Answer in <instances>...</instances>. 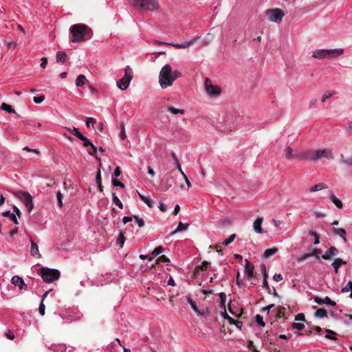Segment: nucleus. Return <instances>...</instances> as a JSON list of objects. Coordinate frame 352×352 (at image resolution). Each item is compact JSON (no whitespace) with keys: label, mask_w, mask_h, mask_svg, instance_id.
Returning a JSON list of instances; mask_svg holds the SVG:
<instances>
[{"label":"nucleus","mask_w":352,"mask_h":352,"mask_svg":"<svg viewBox=\"0 0 352 352\" xmlns=\"http://www.w3.org/2000/svg\"><path fill=\"white\" fill-rule=\"evenodd\" d=\"M296 159L311 161H317L322 158L333 160L334 156L332 151L329 148L307 150L298 152L296 155Z\"/></svg>","instance_id":"1"},{"label":"nucleus","mask_w":352,"mask_h":352,"mask_svg":"<svg viewBox=\"0 0 352 352\" xmlns=\"http://www.w3.org/2000/svg\"><path fill=\"white\" fill-rule=\"evenodd\" d=\"M182 76L177 70H173L172 67L166 64L161 69L159 75L160 86L165 89L171 86L173 82Z\"/></svg>","instance_id":"2"},{"label":"nucleus","mask_w":352,"mask_h":352,"mask_svg":"<svg viewBox=\"0 0 352 352\" xmlns=\"http://www.w3.org/2000/svg\"><path fill=\"white\" fill-rule=\"evenodd\" d=\"M89 30V27L82 23L72 25L70 28V32L72 35V41L73 43H80L85 41Z\"/></svg>","instance_id":"3"},{"label":"nucleus","mask_w":352,"mask_h":352,"mask_svg":"<svg viewBox=\"0 0 352 352\" xmlns=\"http://www.w3.org/2000/svg\"><path fill=\"white\" fill-rule=\"evenodd\" d=\"M37 273L42 277L43 281L48 283L58 280L60 276V273L58 270L47 267L38 269Z\"/></svg>","instance_id":"4"},{"label":"nucleus","mask_w":352,"mask_h":352,"mask_svg":"<svg viewBox=\"0 0 352 352\" xmlns=\"http://www.w3.org/2000/svg\"><path fill=\"white\" fill-rule=\"evenodd\" d=\"M344 53L342 49L335 50H316L313 52V57L316 58H334Z\"/></svg>","instance_id":"5"},{"label":"nucleus","mask_w":352,"mask_h":352,"mask_svg":"<svg viewBox=\"0 0 352 352\" xmlns=\"http://www.w3.org/2000/svg\"><path fill=\"white\" fill-rule=\"evenodd\" d=\"M132 6L146 10H154L158 8L157 0H133Z\"/></svg>","instance_id":"6"},{"label":"nucleus","mask_w":352,"mask_h":352,"mask_svg":"<svg viewBox=\"0 0 352 352\" xmlns=\"http://www.w3.org/2000/svg\"><path fill=\"white\" fill-rule=\"evenodd\" d=\"M15 196L23 202L29 212L32 210L34 208V204L32 197L30 193L25 191H19L18 192L15 193Z\"/></svg>","instance_id":"7"},{"label":"nucleus","mask_w":352,"mask_h":352,"mask_svg":"<svg viewBox=\"0 0 352 352\" xmlns=\"http://www.w3.org/2000/svg\"><path fill=\"white\" fill-rule=\"evenodd\" d=\"M268 20L275 23H280L285 15L284 12L279 8L269 9L265 11Z\"/></svg>","instance_id":"8"},{"label":"nucleus","mask_w":352,"mask_h":352,"mask_svg":"<svg viewBox=\"0 0 352 352\" xmlns=\"http://www.w3.org/2000/svg\"><path fill=\"white\" fill-rule=\"evenodd\" d=\"M205 89L210 96H219L221 91V88L219 86L213 85L211 80L208 78L205 80Z\"/></svg>","instance_id":"9"},{"label":"nucleus","mask_w":352,"mask_h":352,"mask_svg":"<svg viewBox=\"0 0 352 352\" xmlns=\"http://www.w3.org/2000/svg\"><path fill=\"white\" fill-rule=\"evenodd\" d=\"M339 253V250L335 246L330 247L324 254L321 256L324 260H331Z\"/></svg>","instance_id":"10"},{"label":"nucleus","mask_w":352,"mask_h":352,"mask_svg":"<svg viewBox=\"0 0 352 352\" xmlns=\"http://www.w3.org/2000/svg\"><path fill=\"white\" fill-rule=\"evenodd\" d=\"M11 282L13 285L18 286L19 288L22 290H27V285L24 283L23 279L19 276H14L12 278Z\"/></svg>","instance_id":"11"},{"label":"nucleus","mask_w":352,"mask_h":352,"mask_svg":"<svg viewBox=\"0 0 352 352\" xmlns=\"http://www.w3.org/2000/svg\"><path fill=\"white\" fill-rule=\"evenodd\" d=\"M254 265L250 264L248 260H245V273L248 279H251L254 276Z\"/></svg>","instance_id":"12"},{"label":"nucleus","mask_w":352,"mask_h":352,"mask_svg":"<svg viewBox=\"0 0 352 352\" xmlns=\"http://www.w3.org/2000/svg\"><path fill=\"white\" fill-rule=\"evenodd\" d=\"M197 41V38H195L192 40H190V41H188V42H185L184 43H181V44H173V43H167V45H170L171 46H173L177 49H184V48H187V47H189L190 46L192 45ZM165 44H166V43H164Z\"/></svg>","instance_id":"13"},{"label":"nucleus","mask_w":352,"mask_h":352,"mask_svg":"<svg viewBox=\"0 0 352 352\" xmlns=\"http://www.w3.org/2000/svg\"><path fill=\"white\" fill-rule=\"evenodd\" d=\"M222 315H223V318L225 319H227L230 324H235L237 328H239L240 329H241V327L243 326V322L241 321L236 320L233 319L232 317H230L227 314V312L226 311L222 314Z\"/></svg>","instance_id":"14"},{"label":"nucleus","mask_w":352,"mask_h":352,"mask_svg":"<svg viewBox=\"0 0 352 352\" xmlns=\"http://www.w3.org/2000/svg\"><path fill=\"white\" fill-rule=\"evenodd\" d=\"M30 254L35 258H40L41 256V254L39 253L38 246L32 240H31Z\"/></svg>","instance_id":"15"},{"label":"nucleus","mask_w":352,"mask_h":352,"mask_svg":"<svg viewBox=\"0 0 352 352\" xmlns=\"http://www.w3.org/2000/svg\"><path fill=\"white\" fill-rule=\"evenodd\" d=\"M346 262L344 260H342L340 258H337L334 260V261L332 263L331 265L334 269V272L337 274L338 272L339 268L342 265L346 264Z\"/></svg>","instance_id":"16"},{"label":"nucleus","mask_w":352,"mask_h":352,"mask_svg":"<svg viewBox=\"0 0 352 352\" xmlns=\"http://www.w3.org/2000/svg\"><path fill=\"white\" fill-rule=\"evenodd\" d=\"M263 223V218L258 217L254 222L253 226L254 230L256 232L261 234L263 232V229L261 227V224Z\"/></svg>","instance_id":"17"},{"label":"nucleus","mask_w":352,"mask_h":352,"mask_svg":"<svg viewBox=\"0 0 352 352\" xmlns=\"http://www.w3.org/2000/svg\"><path fill=\"white\" fill-rule=\"evenodd\" d=\"M77 138L83 142V146L85 147L91 146L94 144L85 136H84L80 132L76 133Z\"/></svg>","instance_id":"18"},{"label":"nucleus","mask_w":352,"mask_h":352,"mask_svg":"<svg viewBox=\"0 0 352 352\" xmlns=\"http://www.w3.org/2000/svg\"><path fill=\"white\" fill-rule=\"evenodd\" d=\"M330 200L338 208H342L343 204L332 192L329 194Z\"/></svg>","instance_id":"19"},{"label":"nucleus","mask_w":352,"mask_h":352,"mask_svg":"<svg viewBox=\"0 0 352 352\" xmlns=\"http://www.w3.org/2000/svg\"><path fill=\"white\" fill-rule=\"evenodd\" d=\"M187 300L188 302H189V304L190 305L192 309L199 316H204V311H200L197 306V304L195 302V301H194L190 297H188L187 298Z\"/></svg>","instance_id":"20"},{"label":"nucleus","mask_w":352,"mask_h":352,"mask_svg":"<svg viewBox=\"0 0 352 352\" xmlns=\"http://www.w3.org/2000/svg\"><path fill=\"white\" fill-rule=\"evenodd\" d=\"M340 162L347 166H352V154L349 155H341Z\"/></svg>","instance_id":"21"},{"label":"nucleus","mask_w":352,"mask_h":352,"mask_svg":"<svg viewBox=\"0 0 352 352\" xmlns=\"http://www.w3.org/2000/svg\"><path fill=\"white\" fill-rule=\"evenodd\" d=\"M124 72V78L130 83L133 76V69L129 66H126Z\"/></svg>","instance_id":"22"},{"label":"nucleus","mask_w":352,"mask_h":352,"mask_svg":"<svg viewBox=\"0 0 352 352\" xmlns=\"http://www.w3.org/2000/svg\"><path fill=\"white\" fill-rule=\"evenodd\" d=\"M129 82L127 80H126L124 77L122 78L120 80H119L117 82V86L121 90H125L128 88L129 86Z\"/></svg>","instance_id":"23"},{"label":"nucleus","mask_w":352,"mask_h":352,"mask_svg":"<svg viewBox=\"0 0 352 352\" xmlns=\"http://www.w3.org/2000/svg\"><path fill=\"white\" fill-rule=\"evenodd\" d=\"M67 55L65 52H58L56 53V61L58 63H65L67 61Z\"/></svg>","instance_id":"24"},{"label":"nucleus","mask_w":352,"mask_h":352,"mask_svg":"<svg viewBox=\"0 0 352 352\" xmlns=\"http://www.w3.org/2000/svg\"><path fill=\"white\" fill-rule=\"evenodd\" d=\"M333 232L335 234L338 235L341 238H342L344 241H346V232L344 228H333Z\"/></svg>","instance_id":"25"},{"label":"nucleus","mask_w":352,"mask_h":352,"mask_svg":"<svg viewBox=\"0 0 352 352\" xmlns=\"http://www.w3.org/2000/svg\"><path fill=\"white\" fill-rule=\"evenodd\" d=\"M278 250L277 248H272L267 249L264 252L263 256L266 258H270V256L275 254L278 252Z\"/></svg>","instance_id":"26"},{"label":"nucleus","mask_w":352,"mask_h":352,"mask_svg":"<svg viewBox=\"0 0 352 352\" xmlns=\"http://www.w3.org/2000/svg\"><path fill=\"white\" fill-rule=\"evenodd\" d=\"M138 195L140 198L149 207L153 208V201L149 197H146L144 195H142L139 192H138Z\"/></svg>","instance_id":"27"},{"label":"nucleus","mask_w":352,"mask_h":352,"mask_svg":"<svg viewBox=\"0 0 352 352\" xmlns=\"http://www.w3.org/2000/svg\"><path fill=\"white\" fill-rule=\"evenodd\" d=\"M327 188V186L325 184L319 183V184L314 185L313 187H311L309 190H310V192H317V191L321 190L322 189H325Z\"/></svg>","instance_id":"28"},{"label":"nucleus","mask_w":352,"mask_h":352,"mask_svg":"<svg viewBox=\"0 0 352 352\" xmlns=\"http://www.w3.org/2000/svg\"><path fill=\"white\" fill-rule=\"evenodd\" d=\"M86 81V77L82 74H80L77 76L76 85L78 87H82L85 84Z\"/></svg>","instance_id":"29"},{"label":"nucleus","mask_w":352,"mask_h":352,"mask_svg":"<svg viewBox=\"0 0 352 352\" xmlns=\"http://www.w3.org/2000/svg\"><path fill=\"white\" fill-rule=\"evenodd\" d=\"M189 226V224L188 223H183L182 222H179L178 226H177V228L175 230H174L171 234H176L177 232H180V231H183V230H186L188 229Z\"/></svg>","instance_id":"30"},{"label":"nucleus","mask_w":352,"mask_h":352,"mask_svg":"<svg viewBox=\"0 0 352 352\" xmlns=\"http://www.w3.org/2000/svg\"><path fill=\"white\" fill-rule=\"evenodd\" d=\"M285 156L287 160H292V158H296V155L298 153L293 154V150L291 147L288 146L285 150Z\"/></svg>","instance_id":"31"},{"label":"nucleus","mask_w":352,"mask_h":352,"mask_svg":"<svg viewBox=\"0 0 352 352\" xmlns=\"http://www.w3.org/2000/svg\"><path fill=\"white\" fill-rule=\"evenodd\" d=\"M166 184H165V189H168L173 186V177L170 175V173L166 175L165 177Z\"/></svg>","instance_id":"32"},{"label":"nucleus","mask_w":352,"mask_h":352,"mask_svg":"<svg viewBox=\"0 0 352 352\" xmlns=\"http://www.w3.org/2000/svg\"><path fill=\"white\" fill-rule=\"evenodd\" d=\"M314 316L317 318H324L327 316V311L323 309H318L314 314Z\"/></svg>","instance_id":"33"},{"label":"nucleus","mask_w":352,"mask_h":352,"mask_svg":"<svg viewBox=\"0 0 352 352\" xmlns=\"http://www.w3.org/2000/svg\"><path fill=\"white\" fill-rule=\"evenodd\" d=\"M96 158L97 159V160H98L100 162V163H99V168L98 169L96 177V182L97 184H100V183H102L101 170H100L101 163H100V158H98L96 156Z\"/></svg>","instance_id":"34"},{"label":"nucleus","mask_w":352,"mask_h":352,"mask_svg":"<svg viewBox=\"0 0 352 352\" xmlns=\"http://www.w3.org/2000/svg\"><path fill=\"white\" fill-rule=\"evenodd\" d=\"M2 110H4L8 113H15V111L14 109H13V107L10 105V104H8L5 102L2 103L1 104V106L0 107Z\"/></svg>","instance_id":"35"},{"label":"nucleus","mask_w":352,"mask_h":352,"mask_svg":"<svg viewBox=\"0 0 352 352\" xmlns=\"http://www.w3.org/2000/svg\"><path fill=\"white\" fill-rule=\"evenodd\" d=\"M167 109L169 112L173 114L180 113L183 115L185 113V111L184 109H177L173 107H168Z\"/></svg>","instance_id":"36"},{"label":"nucleus","mask_w":352,"mask_h":352,"mask_svg":"<svg viewBox=\"0 0 352 352\" xmlns=\"http://www.w3.org/2000/svg\"><path fill=\"white\" fill-rule=\"evenodd\" d=\"M171 157H173V159L174 160L175 163L177 165V168L179 170V171L182 175V173H184V171L182 170L181 165H180V163H179V161L176 154L174 152H173L171 153Z\"/></svg>","instance_id":"37"},{"label":"nucleus","mask_w":352,"mask_h":352,"mask_svg":"<svg viewBox=\"0 0 352 352\" xmlns=\"http://www.w3.org/2000/svg\"><path fill=\"white\" fill-rule=\"evenodd\" d=\"M112 200H113V204H115L117 206H118L119 208H120V209L123 208L122 203L119 199V198L116 195L115 193H113Z\"/></svg>","instance_id":"38"},{"label":"nucleus","mask_w":352,"mask_h":352,"mask_svg":"<svg viewBox=\"0 0 352 352\" xmlns=\"http://www.w3.org/2000/svg\"><path fill=\"white\" fill-rule=\"evenodd\" d=\"M326 332L328 333V334H327L325 336V337L327 338V339H330V340H337V338L335 337L334 336L336 334V333L331 329H325Z\"/></svg>","instance_id":"39"},{"label":"nucleus","mask_w":352,"mask_h":352,"mask_svg":"<svg viewBox=\"0 0 352 352\" xmlns=\"http://www.w3.org/2000/svg\"><path fill=\"white\" fill-rule=\"evenodd\" d=\"M236 237V234H231L228 239H227L226 240H225L223 243H222V245H223L224 246H228L235 239Z\"/></svg>","instance_id":"40"},{"label":"nucleus","mask_w":352,"mask_h":352,"mask_svg":"<svg viewBox=\"0 0 352 352\" xmlns=\"http://www.w3.org/2000/svg\"><path fill=\"white\" fill-rule=\"evenodd\" d=\"M164 248L162 246H158L154 249L152 252L151 255L154 256H157L164 252Z\"/></svg>","instance_id":"41"},{"label":"nucleus","mask_w":352,"mask_h":352,"mask_svg":"<svg viewBox=\"0 0 352 352\" xmlns=\"http://www.w3.org/2000/svg\"><path fill=\"white\" fill-rule=\"evenodd\" d=\"M210 265V263L204 261L201 265L198 266V270H200L201 271H206L208 268V267Z\"/></svg>","instance_id":"42"},{"label":"nucleus","mask_w":352,"mask_h":352,"mask_svg":"<svg viewBox=\"0 0 352 352\" xmlns=\"http://www.w3.org/2000/svg\"><path fill=\"white\" fill-rule=\"evenodd\" d=\"M169 263L170 260L165 255H162L159 256L156 260V264H159L160 263Z\"/></svg>","instance_id":"43"},{"label":"nucleus","mask_w":352,"mask_h":352,"mask_svg":"<svg viewBox=\"0 0 352 352\" xmlns=\"http://www.w3.org/2000/svg\"><path fill=\"white\" fill-rule=\"evenodd\" d=\"M133 219L135 222L138 223L140 228H142L144 226V221L143 219L140 218L138 216L134 215Z\"/></svg>","instance_id":"44"},{"label":"nucleus","mask_w":352,"mask_h":352,"mask_svg":"<svg viewBox=\"0 0 352 352\" xmlns=\"http://www.w3.org/2000/svg\"><path fill=\"white\" fill-rule=\"evenodd\" d=\"M349 291H351V292L352 291V281L351 280H349L347 283L346 285L342 289V293H346V292H348Z\"/></svg>","instance_id":"45"},{"label":"nucleus","mask_w":352,"mask_h":352,"mask_svg":"<svg viewBox=\"0 0 352 352\" xmlns=\"http://www.w3.org/2000/svg\"><path fill=\"white\" fill-rule=\"evenodd\" d=\"M322 250L318 248H314L311 253V256H316L317 258L320 259V254H321Z\"/></svg>","instance_id":"46"},{"label":"nucleus","mask_w":352,"mask_h":352,"mask_svg":"<svg viewBox=\"0 0 352 352\" xmlns=\"http://www.w3.org/2000/svg\"><path fill=\"white\" fill-rule=\"evenodd\" d=\"M255 320L256 323L260 326L264 327L265 325V323L263 322V318L261 315L257 314L255 317Z\"/></svg>","instance_id":"47"},{"label":"nucleus","mask_w":352,"mask_h":352,"mask_svg":"<svg viewBox=\"0 0 352 352\" xmlns=\"http://www.w3.org/2000/svg\"><path fill=\"white\" fill-rule=\"evenodd\" d=\"M285 308L283 307H279L278 309V311L276 313V317L280 318L285 316Z\"/></svg>","instance_id":"48"},{"label":"nucleus","mask_w":352,"mask_h":352,"mask_svg":"<svg viewBox=\"0 0 352 352\" xmlns=\"http://www.w3.org/2000/svg\"><path fill=\"white\" fill-rule=\"evenodd\" d=\"M309 234L311 235V236H314V237H316V239L314 240V245H318L320 243V236L319 234L315 232V231H311L309 232Z\"/></svg>","instance_id":"49"},{"label":"nucleus","mask_w":352,"mask_h":352,"mask_svg":"<svg viewBox=\"0 0 352 352\" xmlns=\"http://www.w3.org/2000/svg\"><path fill=\"white\" fill-rule=\"evenodd\" d=\"M125 237L123 234V233L120 232L118 237V244L120 245V247H122L124 243Z\"/></svg>","instance_id":"50"},{"label":"nucleus","mask_w":352,"mask_h":352,"mask_svg":"<svg viewBox=\"0 0 352 352\" xmlns=\"http://www.w3.org/2000/svg\"><path fill=\"white\" fill-rule=\"evenodd\" d=\"M334 94L333 91H327L325 92L323 96H322V102H324L326 101L327 99L331 98L333 94Z\"/></svg>","instance_id":"51"},{"label":"nucleus","mask_w":352,"mask_h":352,"mask_svg":"<svg viewBox=\"0 0 352 352\" xmlns=\"http://www.w3.org/2000/svg\"><path fill=\"white\" fill-rule=\"evenodd\" d=\"M120 138L124 140L126 139V133H125V128H124V124L123 123L121 124L120 125Z\"/></svg>","instance_id":"52"},{"label":"nucleus","mask_w":352,"mask_h":352,"mask_svg":"<svg viewBox=\"0 0 352 352\" xmlns=\"http://www.w3.org/2000/svg\"><path fill=\"white\" fill-rule=\"evenodd\" d=\"M292 328L293 329H298V330H302L305 328V325L304 324L302 323H297V322H294L292 325Z\"/></svg>","instance_id":"53"},{"label":"nucleus","mask_w":352,"mask_h":352,"mask_svg":"<svg viewBox=\"0 0 352 352\" xmlns=\"http://www.w3.org/2000/svg\"><path fill=\"white\" fill-rule=\"evenodd\" d=\"M220 301L222 307H225L226 300V295L225 293L221 292L219 294Z\"/></svg>","instance_id":"54"},{"label":"nucleus","mask_w":352,"mask_h":352,"mask_svg":"<svg viewBox=\"0 0 352 352\" xmlns=\"http://www.w3.org/2000/svg\"><path fill=\"white\" fill-rule=\"evenodd\" d=\"M112 184L115 186H119V187H121L122 188H124V186H125L124 184L122 182L118 181L117 179H113L112 180Z\"/></svg>","instance_id":"55"},{"label":"nucleus","mask_w":352,"mask_h":352,"mask_svg":"<svg viewBox=\"0 0 352 352\" xmlns=\"http://www.w3.org/2000/svg\"><path fill=\"white\" fill-rule=\"evenodd\" d=\"M57 200H58V204L60 208L63 206V196L60 192H57Z\"/></svg>","instance_id":"56"},{"label":"nucleus","mask_w":352,"mask_h":352,"mask_svg":"<svg viewBox=\"0 0 352 352\" xmlns=\"http://www.w3.org/2000/svg\"><path fill=\"white\" fill-rule=\"evenodd\" d=\"M324 304L330 305L332 306H335L336 305V302L331 300L328 296H326L324 298Z\"/></svg>","instance_id":"57"},{"label":"nucleus","mask_w":352,"mask_h":352,"mask_svg":"<svg viewBox=\"0 0 352 352\" xmlns=\"http://www.w3.org/2000/svg\"><path fill=\"white\" fill-rule=\"evenodd\" d=\"M88 153L92 156H96L97 152V148L93 144L91 146V149L87 151Z\"/></svg>","instance_id":"58"},{"label":"nucleus","mask_w":352,"mask_h":352,"mask_svg":"<svg viewBox=\"0 0 352 352\" xmlns=\"http://www.w3.org/2000/svg\"><path fill=\"white\" fill-rule=\"evenodd\" d=\"M45 100V96L44 95H41L38 97H34L33 98V100L34 102L36 103H41L42 102L43 100Z\"/></svg>","instance_id":"59"},{"label":"nucleus","mask_w":352,"mask_h":352,"mask_svg":"<svg viewBox=\"0 0 352 352\" xmlns=\"http://www.w3.org/2000/svg\"><path fill=\"white\" fill-rule=\"evenodd\" d=\"M311 256V253H306V254H304L303 255H302L300 258H298V261L302 262V261H304L306 259L309 258Z\"/></svg>","instance_id":"60"},{"label":"nucleus","mask_w":352,"mask_h":352,"mask_svg":"<svg viewBox=\"0 0 352 352\" xmlns=\"http://www.w3.org/2000/svg\"><path fill=\"white\" fill-rule=\"evenodd\" d=\"M67 131L72 133L74 135H75L77 138L76 133L79 132L78 129L74 126L72 128H66Z\"/></svg>","instance_id":"61"},{"label":"nucleus","mask_w":352,"mask_h":352,"mask_svg":"<svg viewBox=\"0 0 352 352\" xmlns=\"http://www.w3.org/2000/svg\"><path fill=\"white\" fill-rule=\"evenodd\" d=\"M45 310V305L43 304V302L41 301V305L38 308V311H39L40 314L42 316H44Z\"/></svg>","instance_id":"62"},{"label":"nucleus","mask_w":352,"mask_h":352,"mask_svg":"<svg viewBox=\"0 0 352 352\" xmlns=\"http://www.w3.org/2000/svg\"><path fill=\"white\" fill-rule=\"evenodd\" d=\"M274 280L279 282L283 279V276L280 274H275L273 276Z\"/></svg>","instance_id":"63"},{"label":"nucleus","mask_w":352,"mask_h":352,"mask_svg":"<svg viewBox=\"0 0 352 352\" xmlns=\"http://www.w3.org/2000/svg\"><path fill=\"white\" fill-rule=\"evenodd\" d=\"M296 320L305 321V317L303 314H298L295 317Z\"/></svg>","instance_id":"64"}]
</instances>
